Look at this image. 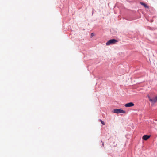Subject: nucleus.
Wrapping results in <instances>:
<instances>
[{"instance_id": "4", "label": "nucleus", "mask_w": 157, "mask_h": 157, "mask_svg": "<svg viewBox=\"0 0 157 157\" xmlns=\"http://www.w3.org/2000/svg\"><path fill=\"white\" fill-rule=\"evenodd\" d=\"M134 104L132 102H129L127 103V104H126L125 105V106L126 107H132L134 106Z\"/></svg>"}, {"instance_id": "6", "label": "nucleus", "mask_w": 157, "mask_h": 157, "mask_svg": "<svg viewBox=\"0 0 157 157\" xmlns=\"http://www.w3.org/2000/svg\"><path fill=\"white\" fill-rule=\"evenodd\" d=\"M140 3L141 5L143 6H144L145 8H149V6L145 3L141 2H140Z\"/></svg>"}, {"instance_id": "9", "label": "nucleus", "mask_w": 157, "mask_h": 157, "mask_svg": "<svg viewBox=\"0 0 157 157\" xmlns=\"http://www.w3.org/2000/svg\"><path fill=\"white\" fill-rule=\"evenodd\" d=\"M132 91L134 92H135V93H137V92H136L134 90H132Z\"/></svg>"}, {"instance_id": "10", "label": "nucleus", "mask_w": 157, "mask_h": 157, "mask_svg": "<svg viewBox=\"0 0 157 157\" xmlns=\"http://www.w3.org/2000/svg\"><path fill=\"white\" fill-rule=\"evenodd\" d=\"M102 145H103V146H104V143H103V144H102Z\"/></svg>"}, {"instance_id": "2", "label": "nucleus", "mask_w": 157, "mask_h": 157, "mask_svg": "<svg viewBox=\"0 0 157 157\" xmlns=\"http://www.w3.org/2000/svg\"><path fill=\"white\" fill-rule=\"evenodd\" d=\"M118 41L114 39H113L108 41L106 43L107 46L111 44H113L117 42Z\"/></svg>"}, {"instance_id": "5", "label": "nucleus", "mask_w": 157, "mask_h": 157, "mask_svg": "<svg viewBox=\"0 0 157 157\" xmlns=\"http://www.w3.org/2000/svg\"><path fill=\"white\" fill-rule=\"evenodd\" d=\"M150 137V136H148L147 135H144L142 137V138L143 140H146L148 139H149Z\"/></svg>"}, {"instance_id": "3", "label": "nucleus", "mask_w": 157, "mask_h": 157, "mask_svg": "<svg viewBox=\"0 0 157 157\" xmlns=\"http://www.w3.org/2000/svg\"><path fill=\"white\" fill-rule=\"evenodd\" d=\"M113 112L116 113H125V111L123 110H121L120 109H114L113 110Z\"/></svg>"}, {"instance_id": "7", "label": "nucleus", "mask_w": 157, "mask_h": 157, "mask_svg": "<svg viewBox=\"0 0 157 157\" xmlns=\"http://www.w3.org/2000/svg\"><path fill=\"white\" fill-rule=\"evenodd\" d=\"M100 121H101V123L103 125H105V123L104 121H102L101 120H100Z\"/></svg>"}, {"instance_id": "1", "label": "nucleus", "mask_w": 157, "mask_h": 157, "mask_svg": "<svg viewBox=\"0 0 157 157\" xmlns=\"http://www.w3.org/2000/svg\"><path fill=\"white\" fill-rule=\"evenodd\" d=\"M148 97L150 101L152 103H155L157 101V95L155 96L153 93H150L148 94Z\"/></svg>"}, {"instance_id": "8", "label": "nucleus", "mask_w": 157, "mask_h": 157, "mask_svg": "<svg viewBox=\"0 0 157 157\" xmlns=\"http://www.w3.org/2000/svg\"><path fill=\"white\" fill-rule=\"evenodd\" d=\"M94 36V33H91V37H92Z\"/></svg>"}]
</instances>
